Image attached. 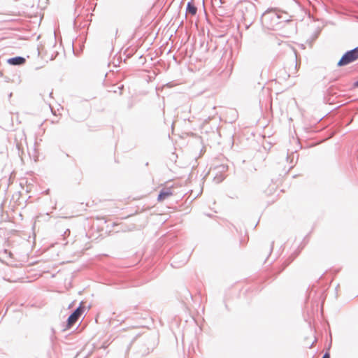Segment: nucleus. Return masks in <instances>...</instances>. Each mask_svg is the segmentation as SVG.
Wrapping results in <instances>:
<instances>
[{
  "mask_svg": "<svg viewBox=\"0 0 358 358\" xmlns=\"http://www.w3.org/2000/svg\"><path fill=\"white\" fill-rule=\"evenodd\" d=\"M358 59V47L347 52L338 62L340 66H345Z\"/></svg>",
  "mask_w": 358,
  "mask_h": 358,
  "instance_id": "obj_1",
  "label": "nucleus"
},
{
  "mask_svg": "<svg viewBox=\"0 0 358 358\" xmlns=\"http://www.w3.org/2000/svg\"><path fill=\"white\" fill-rule=\"evenodd\" d=\"M172 195L173 191L171 187L164 188L160 191V193L157 197V201L159 202H162Z\"/></svg>",
  "mask_w": 358,
  "mask_h": 358,
  "instance_id": "obj_3",
  "label": "nucleus"
},
{
  "mask_svg": "<svg viewBox=\"0 0 358 358\" xmlns=\"http://www.w3.org/2000/svg\"><path fill=\"white\" fill-rule=\"evenodd\" d=\"M8 62L13 65H20L25 62V59L21 57H17L10 59Z\"/></svg>",
  "mask_w": 358,
  "mask_h": 358,
  "instance_id": "obj_6",
  "label": "nucleus"
},
{
  "mask_svg": "<svg viewBox=\"0 0 358 358\" xmlns=\"http://www.w3.org/2000/svg\"><path fill=\"white\" fill-rule=\"evenodd\" d=\"M297 70H296V64L294 62V71H293V74H295L296 73Z\"/></svg>",
  "mask_w": 358,
  "mask_h": 358,
  "instance_id": "obj_7",
  "label": "nucleus"
},
{
  "mask_svg": "<svg viewBox=\"0 0 358 358\" xmlns=\"http://www.w3.org/2000/svg\"><path fill=\"white\" fill-rule=\"evenodd\" d=\"M83 313V308L81 307H78L68 318V326H73L80 317Z\"/></svg>",
  "mask_w": 358,
  "mask_h": 358,
  "instance_id": "obj_2",
  "label": "nucleus"
},
{
  "mask_svg": "<svg viewBox=\"0 0 358 358\" xmlns=\"http://www.w3.org/2000/svg\"><path fill=\"white\" fill-rule=\"evenodd\" d=\"M322 358H330L329 355L327 353L322 357Z\"/></svg>",
  "mask_w": 358,
  "mask_h": 358,
  "instance_id": "obj_8",
  "label": "nucleus"
},
{
  "mask_svg": "<svg viewBox=\"0 0 358 358\" xmlns=\"http://www.w3.org/2000/svg\"><path fill=\"white\" fill-rule=\"evenodd\" d=\"M197 12V8L192 2H189L187 5V13L192 15H195Z\"/></svg>",
  "mask_w": 358,
  "mask_h": 358,
  "instance_id": "obj_5",
  "label": "nucleus"
},
{
  "mask_svg": "<svg viewBox=\"0 0 358 358\" xmlns=\"http://www.w3.org/2000/svg\"><path fill=\"white\" fill-rule=\"evenodd\" d=\"M1 257L8 264H13V254L7 250H4L1 252Z\"/></svg>",
  "mask_w": 358,
  "mask_h": 358,
  "instance_id": "obj_4",
  "label": "nucleus"
},
{
  "mask_svg": "<svg viewBox=\"0 0 358 358\" xmlns=\"http://www.w3.org/2000/svg\"><path fill=\"white\" fill-rule=\"evenodd\" d=\"M355 86L358 87V80L355 83Z\"/></svg>",
  "mask_w": 358,
  "mask_h": 358,
  "instance_id": "obj_9",
  "label": "nucleus"
}]
</instances>
